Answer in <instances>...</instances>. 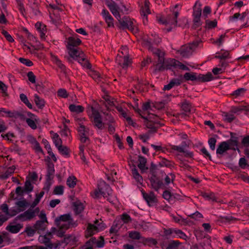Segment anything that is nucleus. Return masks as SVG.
Listing matches in <instances>:
<instances>
[{
    "label": "nucleus",
    "mask_w": 249,
    "mask_h": 249,
    "mask_svg": "<svg viewBox=\"0 0 249 249\" xmlns=\"http://www.w3.org/2000/svg\"><path fill=\"white\" fill-rule=\"evenodd\" d=\"M144 45L158 57V60L157 63L153 66V72L157 73L163 71L164 70H171L172 68H178L182 70L190 71L188 67L176 59L168 58L165 60L164 52L159 49L154 48L152 46L150 41H144Z\"/></svg>",
    "instance_id": "nucleus-1"
},
{
    "label": "nucleus",
    "mask_w": 249,
    "mask_h": 249,
    "mask_svg": "<svg viewBox=\"0 0 249 249\" xmlns=\"http://www.w3.org/2000/svg\"><path fill=\"white\" fill-rule=\"evenodd\" d=\"M68 51L69 56H65V58L69 62H72V60H77L79 63L88 69L91 68V65L86 59L85 54L79 48L71 49Z\"/></svg>",
    "instance_id": "nucleus-2"
},
{
    "label": "nucleus",
    "mask_w": 249,
    "mask_h": 249,
    "mask_svg": "<svg viewBox=\"0 0 249 249\" xmlns=\"http://www.w3.org/2000/svg\"><path fill=\"white\" fill-rule=\"evenodd\" d=\"M55 224L59 229L67 230L77 226L76 221L73 220L70 213L64 214L57 217L54 220Z\"/></svg>",
    "instance_id": "nucleus-3"
},
{
    "label": "nucleus",
    "mask_w": 249,
    "mask_h": 249,
    "mask_svg": "<svg viewBox=\"0 0 249 249\" xmlns=\"http://www.w3.org/2000/svg\"><path fill=\"white\" fill-rule=\"evenodd\" d=\"M89 112H91L89 116L94 126L99 129H103L104 128V124L102 121V117L99 111L93 107H91Z\"/></svg>",
    "instance_id": "nucleus-4"
},
{
    "label": "nucleus",
    "mask_w": 249,
    "mask_h": 249,
    "mask_svg": "<svg viewBox=\"0 0 249 249\" xmlns=\"http://www.w3.org/2000/svg\"><path fill=\"white\" fill-rule=\"evenodd\" d=\"M201 5L197 1L196 2L193 7V28L196 29L202 25L200 20L201 16Z\"/></svg>",
    "instance_id": "nucleus-5"
},
{
    "label": "nucleus",
    "mask_w": 249,
    "mask_h": 249,
    "mask_svg": "<svg viewBox=\"0 0 249 249\" xmlns=\"http://www.w3.org/2000/svg\"><path fill=\"white\" fill-rule=\"evenodd\" d=\"M122 49V51L121 52V53L123 55L118 54L116 58V61L121 67L125 69L127 68L131 63V60L129 59L128 56L127 54L128 50L127 48L126 47H123Z\"/></svg>",
    "instance_id": "nucleus-6"
},
{
    "label": "nucleus",
    "mask_w": 249,
    "mask_h": 249,
    "mask_svg": "<svg viewBox=\"0 0 249 249\" xmlns=\"http://www.w3.org/2000/svg\"><path fill=\"white\" fill-rule=\"evenodd\" d=\"M198 45V43L197 42L185 44L182 46L180 49L178 51V52L182 57H188L192 53Z\"/></svg>",
    "instance_id": "nucleus-7"
},
{
    "label": "nucleus",
    "mask_w": 249,
    "mask_h": 249,
    "mask_svg": "<svg viewBox=\"0 0 249 249\" xmlns=\"http://www.w3.org/2000/svg\"><path fill=\"white\" fill-rule=\"evenodd\" d=\"M39 212V208H36L35 209H29L23 213L18 215L17 218L22 221L30 220L34 218Z\"/></svg>",
    "instance_id": "nucleus-8"
},
{
    "label": "nucleus",
    "mask_w": 249,
    "mask_h": 249,
    "mask_svg": "<svg viewBox=\"0 0 249 249\" xmlns=\"http://www.w3.org/2000/svg\"><path fill=\"white\" fill-rule=\"evenodd\" d=\"M119 21L120 26L123 29H128L133 33L137 32V29L135 27L133 20L128 17L124 16L122 18L120 17V19H117Z\"/></svg>",
    "instance_id": "nucleus-9"
},
{
    "label": "nucleus",
    "mask_w": 249,
    "mask_h": 249,
    "mask_svg": "<svg viewBox=\"0 0 249 249\" xmlns=\"http://www.w3.org/2000/svg\"><path fill=\"white\" fill-rule=\"evenodd\" d=\"M178 14V11L174 12L172 14L168 15L165 19L161 18L159 19V22L163 24L170 25L175 27L177 25V19Z\"/></svg>",
    "instance_id": "nucleus-10"
},
{
    "label": "nucleus",
    "mask_w": 249,
    "mask_h": 249,
    "mask_svg": "<svg viewBox=\"0 0 249 249\" xmlns=\"http://www.w3.org/2000/svg\"><path fill=\"white\" fill-rule=\"evenodd\" d=\"M98 191L99 192H96V196H99V195H101L104 197H107L112 193L110 186L104 181L98 184Z\"/></svg>",
    "instance_id": "nucleus-11"
},
{
    "label": "nucleus",
    "mask_w": 249,
    "mask_h": 249,
    "mask_svg": "<svg viewBox=\"0 0 249 249\" xmlns=\"http://www.w3.org/2000/svg\"><path fill=\"white\" fill-rule=\"evenodd\" d=\"M154 166L155 167V165L153 164L151 165L150 171L152 173V176L150 178V182L152 188L156 191H158L163 186V183L162 181L156 176L153 167Z\"/></svg>",
    "instance_id": "nucleus-12"
},
{
    "label": "nucleus",
    "mask_w": 249,
    "mask_h": 249,
    "mask_svg": "<svg viewBox=\"0 0 249 249\" xmlns=\"http://www.w3.org/2000/svg\"><path fill=\"white\" fill-rule=\"evenodd\" d=\"M106 4L114 17L117 19H120L121 15L119 12V7L117 4L111 0L107 1Z\"/></svg>",
    "instance_id": "nucleus-13"
},
{
    "label": "nucleus",
    "mask_w": 249,
    "mask_h": 249,
    "mask_svg": "<svg viewBox=\"0 0 249 249\" xmlns=\"http://www.w3.org/2000/svg\"><path fill=\"white\" fill-rule=\"evenodd\" d=\"M80 136V140L81 142L86 143L89 141V139L87 137L89 133V130L87 129L84 125H81L77 129Z\"/></svg>",
    "instance_id": "nucleus-14"
},
{
    "label": "nucleus",
    "mask_w": 249,
    "mask_h": 249,
    "mask_svg": "<svg viewBox=\"0 0 249 249\" xmlns=\"http://www.w3.org/2000/svg\"><path fill=\"white\" fill-rule=\"evenodd\" d=\"M81 43L79 38H75L74 37H69L68 39V45L67 46L68 50L78 48L77 46Z\"/></svg>",
    "instance_id": "nucleus-15"
},
{
    "label": "nucleus",
    "mask_w": 249,
    "mask_h": 249,
    "mask_svg": "<svg viewBox=\"0 0 249 249\" xmlns=\"http://www.w3.org/2000/svg\"><path fill=\"white\" fill-rule=\"evenodd\" d=\"M102 15L105 19L108 27H113V18L109 14V12L106 9H103L102 12Z\"/></svg>",
    "instance_id": "nucleus-16"
},
{
    "label": "nucleus",
    "mask_w": 249,
    "mask_h": 249,
    "mask_svg": "<svg viewBox=\"0 0 249 249\" xmlns=\"http://www.w3.org/2000/svg\"><path fill=\"white\" fill-rule=\"evenodd\" d=\"M230 149V147L229 142H222L218 145L216 149V154L222 155Z\"/></svg>",
    "instance_id": "nucleus-17"
},
{
    "label": "nucleus",
    "mask_w": 249,
    "mask_h": 249,
    "mask_svg": "<svg viewBox=\"0 0 249 249\" xmlns=\"http://www.w3.org/2000/svg\"><path fill=\"white\" fill-rule=\"evenodd\" d=\"M142 195L143 198L149 206L153 205V204L156 202L157 199L153 192H150L149 194L143 193Z\"/></svg>",
    "instance_id": "nucleus-18"
},
{
    "label": "nucleus",
    "mask_w": 249,
    "mask_h": 249,
    "mask_svg": "<svg viewBox=\"0 0 249 249\" xmlns=\"http://www.w3.org/2000/svg\"><path fill=\"white\" fill-rule=\"evenodd\" d=\"M54 164L51 162H49L47 167V180L50 181L52 180L54 178Z\"/></svg>",
    "instance_id": "nucleus-19"
},
{
    "label": "nucleus",
    "mask_w": 249,
    "mask_h": 249,
    "mask_svg": "<svg viewBox=\"0 0 249 249\" xmlns=\"http://www.w3.org/2000/svg\"><path fill=\"white\" fill-rule=\"evenodd\" d=\"M128 236L133 240H140V242H143L146 238L142 236L140 233L137 231H131L128 232Z\"/></svg>",
    "instance_id": "nucleus-20"
},
{
    "label": "nucleus",
    "mask_w": 249,
    "mask_h": 249,
    "mask_svg": "<svg viewBox=\"0 0 249 249\" xmlns=\"http://www.w3.org/2000/svg\"><path fill=\"white\" fill-rule=\"evenodd\" d=\"M213 76L211 72H208L206 74H199L197 76V82H206L213 79Z\"/></svg>",
    "instance_id": "nucleus-21"
},
{
    "label": "nucleus",
    "mask_w": 249,
    "mask_h": 249,
    "mask_svg": "<svg viewBox=\"0 0 249 249\" xmlns=\"http://www.w3.org/2000/svg\"><path fill=\"white\" fill-rule=\"evenodd\" d=\"M38 240L41 243L44 244L47 247L53 248V244L51 242V239L49 238V237L46 236L45 235H40Z\"/></svg>",
    "instance_id": "nucleus-22"
},
{
    "label": "nucleus",
    "mask_w": 249,
    "mask_h": 249,
    "mask_svg": "<svg viewBox=\"0 0 249 249\" xmlns=\"http://www.w3.org/2000/svg\"><path fill=\"white\" fill-rule=\"evenodd\" d=\"M122 225L121 221L119 220H115L113 224L110 229V232L111 233H116L118 232V230L120 229Z\"/></svg>",
    "instance_id": "nucleus-23"
},
{
    "label": "nucleus",
    "mask_w": 249,
    "mask_h": 249,
    "mask_svg": "<svg viewBox=\"0 0 249 249\" xmlns=\"http://www.w3.org/2000/svg\"><path fill=\"white\" fill-rule=\"evenodd\" d=\"M15 169V166L13 165L9 167L4 173L0 175V178L2 179L8 178L14 172Z\"/></svg>",
    "instance_id": "nucleus-24"
},
{
    "label": "nucleus",
    "mask_w": 249,
    "mask_h": 249,
    "mask_svg": "<svg viewBox=\"0 0 249 249\" xmlns=\"http://www.w3.org/2000/svg\"><path fill=\"white\" fill-rule=\"evenodd\" d=\"M22 226L20 224L15 225H8L6 228V230L13 233H16L19 231Z\"/></svg>",
    "instance_id": "nucleus-25"
},
{
    "label": "nucleus",
    "mask_w": 249,
    "mask_h": 249,
    "mask_svg": "<svg viewBox=\"0 0 249 249\" xmlns=\"http://www.w3.org/2000/svg\"><path fill=\"white\" fill-rule=\"evenodd\" d=\"M138 160L139 161V163L138 165V166L139 168V169L141 170V172H143L145 170L148 169V168L145 167L146 159L141 156H139Z\"/></svg>",
    "instance_id": "nucleus-26"
},
{
    "label": "nucleus",
    "mask_w": 249,
    "mask_h": 249,
    "mask_svg": "<svg viewBox=\"0 0 249 249\" xmlns=\"http://www.w3.org/2000/svg\"><path fill=\"white\" fill-rule=\"evenodd\" d=\"M74 211L76 214H80L84 210L83 204L79 202L76 201L73 203Z\"/></svg>",
    "instance_id": "nucleus-27"
},
{
    "label": "nucleus",
    "mask_w": 249,
    "mask_h": 249,
    "mask_svg": "<svg viewBox=\"0 0 249 249\" xmlns=\"http://www.w3.org/2000/svg\"><path fill=\"white\" fill-rule=\"evenodd\" d=\"M181 108L182 110L186 112V113H182L179 114V115L182 117L187 116L186 113L191 111V105L189 103L185 102L182 104Z\"/></svg>",
    "instance_id": "nucleus-28"
},
{
    "label": "nucleus",
    "mask_w": 249,
    "mask_h": 249,
    "mask_svg": "<svg viewBox=\"0 0 249 249\" xmlns=\"http://www.w3.org/2000/svg\"><path fill=\"white\" fill-rule=\"evenodd\" d=\"M136 111L139 113V114L140 115V116H141V117L142 118H143V119H144L145 121H152L153 122H155V123H156V118H158V116L154 114H150L149 113L148 114V116L147 117H144L143 116H142L141 113L140 112H141V110L139 109H138L137 110H136Z\"/></svg>",
    "instance_id": "nucleus-29"
},
{
    "label": "nucleus",
    "mask_w": 249,
    "mask_h": 249,
    "mask_svg": "<svg viewBox=\"0 0 249 249\" xmlns=\"http://www.w3.org/2000/svg\"><path fill=\"white\" fill-rule=\"evenodd\" d=\"M215 58L220 59V60H225L230 58V52L228 51H225L223 53L217 52L216 55L214 56Z\"/></svg>",
    "instance_id": "nucleus-30"
},
{
    "label": "nucleus",
    "mask_w": 249,
    "mask_h": 249,
    "mask_svg": "<svg viewBox=\"0 0 249 249\" xmlns=\"http://www.w3.org/2000/svg\"><path fill=\"white\" fill-rule=\"evenodd\" d=\"M69 109L71 112L79 113L84 111V108L82 106L71 104L70 105Z\"/></svg>",
    "instance_id": "nucleus-31"
},
{
    "label": "nucleus",
    "mask_w": 249,
    "mask_h": 249,
    "mask_svg": "<svg viewBox=\"0 0 249 249\" xmlns=\"http://www.w3.org/2000/svg\"><path fill=\"white\" fill-rule=\"evenodd\" d=\"M198 74L195 72H186L184 75V78L186 80L196 81H197Z\"/></svg>",
    "instance_id": "nucleus-32"
},
{
    "label": "nucleus",
    "mask_w": 249,
    "mask_h": 249,
    "mask_svg": "<svg viewBox=\"0 0 249 249\" xmlns=\"http://www.w3.org/2000/svg\"><path fill=\"white\" fill-rule=\"evenodd\" d=\"M16 205L19 208L18 211L19 212L23 211L25 210V208L29 205V204L25 199H23L17 202Z\"/></svg>",
    "instance_id": "nucleus-33"
},
{
    "label": "nucleus",
    "mask_w": 249,
    "mask_h": 249,
    "mask_svg": "<svg viewBox=\"0 0 249 249\" xmlns=\"http://www.w3.org/2000/svg\"><path fill=\"white\" fill-rule=\"evenodd\" d=\"M77 178L73 176H70L67 179V185L71 188H73L76 184Z\"/></svg>",
    "instance_id": "nucleus-34"
},
{
    "label": "nucleus",
    "mask_w": 249,
    "mask_h": 249,
    "mask_svg": "<svg viewBox=\"0 0 249 249\" xmlns=\"http://www.w3.org/2000/svg\"><path fill=\"white\" fill-rule=\"evenodd\" d=\"M34 101L39 108L42 109L43 108L45 105V101L43 99L40 98L38 95L35 94Z\"/></svg>",
    "instance_id": "nucleus-35"
},
{
    "label": "nucleus",
    "mask_w": 249,
    "mask_h": 249,
    "mask_svg": "<svg viewBox=\"0 0 249 249\" xmlns=\"http://www.w3.org/2000/svg\"><path fill=\"white\" fill-rule=\"evenodd\" d=\"M45 223H46L45 221L38 220L35 224L34 228L36 230L44 231L46 227Z\"/></svg>",
    "instance_id": "nucleus-36"
},
{
    "label": "nucleus",
    "mask_w": 249,
    "mask_h": 249,
    "mask_svg": "<svg viewBox=\"0 0 249 249\" xmlns=\"http://www.w3.org/2000/svg\"><path fill=\"white\" fill-rule=\"evenodd\" d=\"M181 243L178 241H171L167 246H162L163 249H176V247H178Z\"/></svg>",
    "instance_id": "nucleus-37"
},
{
    "label": "nucleus",
    "mask_w": 249,
    "mask_h": 249,
    "mask_svg": "<svg viewBox=\"0 0 249 249\" xmlns=\"http://www.w3.org/2000/svg\"><path fill=\"white\" fill-rule=\"evenodd\" d=\"M155 123V122L152 121H145V125L148 128L150 129V130L148 131V133H155L157 131V127L154 125Z\"/></svg>",
    "instance_id": "nucleus-38"
},
{
    "label": "nucleus",
    "mask_w": 249,
    "mask_h": 249,
    "mask_svg": "<svg viewBox=\"0 0 249 249\" xmlns=\"http://www.w3.org/2000/svg\"><path fill=\"white\" fill-rule=\"evenodd\" d=\"M97 229V227L94 225L89 224L86 231V236L87 237L91 236L94 234V231Z\"/></svg>",
    "instance_id": "nucleus-39"
},
{
    "label": "nucleus",
    "mask_w": 249,
    "mask_h": 249,
    "mask_svg": "<svg viewBox=\"0 0 249 249\" xmlns=\"http://www.w3.org/2000/svg\"><path fill=\"white\" fill-rule=\"evenodd\" d=\"M223 116L224 117V121L227 123H231L235 118V116L233 114H230L227 112H223Z\"/></svg>",
    "instance_id": "nucleus-40"
},
{
    "label": "nucleus",
    "mask_w": 249,
    "mask_h": 249,
    "mask_svg": "<svg viewBox=\"0 0 249 249\" xmlns=\"http://www.w3.org/2000/svg\"><path fill=\"white\" fill-rule=\"evenodd\" d=\"M26 122L28 125L33 129H36L37 128L36 123L38 122V120L35 119V120L32 119L27 118L26 120Z\"/></svg>",
    "instance_id": "nucleus-41"
},
{
    "label": "nucleus",
    "mask_w": 249,
    "mask_h": 249,
    "mask_svg": "<svg viewBox=\"0 0 249 249\" xmlns=\"http://www.w3.org/2000/svg\"><path fill=\"white\" fill-rule=\"evenodd\" d=\"M58 150L62 155L66 156H69L70 155V149L66 146H60V147H58Z\"/></svg>",
    "instance_id": "nucleus-42"
},
{
    "label": "nucleus",
    "mask_w": 249,
    "mask_h": 249,
    "mask_svg": "<svg viewBox=\"0 0 249 249\" xmlns=\"http://www.w3.org/2000/svg\"><path fill=\"white\" fill-rule=\"evenodd\" d=\"M132 173L134 178L138 182H141L142 181V177L138 173V171L136 168L135 166H134V168L132 170Z\"/></svg>",
    "instance_id": "nucleus-43"
},
{
    "label": "nucleus",
    "mask_w": 249,
    "mask_h": 249,
    "mask_svg": "<svg viewBox=\"0 0 249 249\" xmlns=\"http://www.w3.org/2000/svg\"><path fill=\"white\" fill-rule=\"evenodd\" d=\"M20 99L29 108H32V105L29 102L26 95L23 93L20 94Z\"/></svg>",
    "instance_id": "nucleus-44"
},
{
    "label": "nucleus",
    "mask_w": 249,
    "mask_h": 249,
    "mask_svg": "<svg viewBox=\"0 0 249 249\" xmlns=\"http://www.w3.org/2000/svg\"><path fill=\"white\" fill-rule=\"evenodd\" d=\"M33 186L30 180H26L25 182L24 191L25 192L29 193L33 191Z\"/></svg>",
    "instance_id": "nucleus-45"
},
{
    "label": "nucleus",
    "mask_w": 249,
    "mask_h": 249,
    "mask_svg": "<svg viewBox=\"0 0 249 249\" xmlns=\"http://www.w3.org/2000/svg\"><path fill=\"white\" fill-rule=\"evenodd\" d=\"M0 209L5 213L4 214L7 215L8 216L12 217L16 214V213L14 214H10V213L9 212L8 205L6 204H3L0 206Z\"/></svg>",
    "instance_id": "nucleus-46"
},
{
    "label": "nucleus",
    "mask_w": 249,
    "mask_h": 249,
    "mask_svg": "<svg viewBox=\"0 0 249 249\" xmlns=\"http://www.w3.org/2000/svg\"><path fill=\"white\" fill-rule=\"evenodd\" d=\"M54 61L56 65L63 72L65 71L66 67L64 64H63L61 61L57 57H54Z\"/></svg>",
    "instance_id": "nucleus-47"
},
{
    "label": "nucleus",
    "mask_w": 249,
    "mask_h": 249,
    "mask_svg": "<svg viewBox=\"0 0 249 249\" xmlns=\"http://www.w3.org/2000/svg\"><path fill=\"white\" fill-rule=\"evenodd\" d=\"M119 220L123 221L124 223H128L131 222L132 219L128 214L123 213L121 215V219Z\"/></svg>",
    "instance_id": "nucleus-48"
},
{
    "label": "nucleus",
    "mask_w": 249,
    "mask_h": 249,
    "mask_svg": "<svg viewBox=\"0 0 249 249\" xmlns=\"http://www.w3.org/2000/svg\"><path fill=\"white\" fill-rule=\"evenodd\" d=\"M159 165L161 167L165 166L167 167H170L172 165V162L165 158L161 159V161L159 162Z\"/></svg>",
    "instance_id": "nucleus-49"
},
{
    "label": "nucleus",
    "mask_w": 249,
    "mask_h": 249,
    "mask_svg": "<svg viewBox=\"0 0 249 249\" xmlns=\"http://www.w3.org/2000/svg\"><path fill=\"white\" fill-rule=\"evenodd\" d=\"M246 91V89L244 88H239L237 90H235L231 95L235 96V97L242 95Z\"/></svg>",
    "instance_id": "nucleus-50"
},
{
    "label": "nucleus",
    "mask_w": 249,
    "mask_h": 249,
    "mask_svg": "<svg viewBox=\"0 0 249 249\" xmlns=\"http://www.w3.org/2000/svg\"><path fill=\"white\" fill-rule=\"evenodd\" d=\"M217 25V21L216 20L210 21L209 20H206V27L208 29H212L214 28Z\"/></svg>",
    "instance_id": "nucleus-51"
},
{
    "label": "nucleus",
    "mask_w": 249,
    "mask_h": 249,
    "mask_svg": "<svg viewBox=\"0 0 249 249\" xmlns=\"http://www.w3.org/2000/svg\"><path fill=\"white\" fill-rule=\"evenodd\" d=\"M202 196L207 199V200H212V201H216V198L214 196V195L213 193L207 194V193H202Z\"/></svg>",
    "instance_id": "nucleus-52"
},
{
    "label": "nucleus",
    "mask_w": 249,
    "mask_h": 249,
    "mask_svg": "<svg viewBox=\"0 0 249 249\" xmlns=\"http://www.w3.org/2000/svg\"><path fill=\"white\" fill-rule=\"evenodd\" d=\"M231 139L229 140V143L231 144V145L233 146H237L238 145V138L236 137L233 136V133H231Z\"/></svg>",
    "instance_id": "nucleus-53"
},
{
    "label": "nucleus",
    "mask_w": 249,
    "mask_h": 249,
    "mask_svg": "<svg viewBox=\"0 0 249 249\" xmlns=\"http://www.w3.org/2000/svg\"><path fill=\"white\" fill-rule=\"evenodd\" d=\"M174 233L178 236L179 238L186 240L187 236L180 230H174Z\"/></svg>",
    "instance_id": "nucleus-54"
},
{
    "label": "nucleus",
    "mask_w": 249,
    "mask_h": 249,
    "mask_svg": "<svg viewBox=\"0 0 249 249\" xmlns=\"http://www.w3.org/2000/svg\"><path fill=\"white\" fill-rule=\"evenodd\" d=\"M64 187L63 186L59 185L56 186L53 190V193L55 195H61L63 194Z\"/></svg>",
    "instance_id": "nucleus-55"
},
{
    "label": "nucleus",
    "mask_w": 249,
    "mask_h": 249,
    "mask_svg": "<svg viewBox=\"0 0 249 249\" xmlns=\"http://www.w3.org/2000/svg\"><path fill=\"white\" fill-rule=\"evenodd\" d=\"M10 217L11 216L3 214L0 212V226H2Z\"/></svg>",
    "instance_id": "nucleus-56"
},
{
    "label": "nucleus",
    "mask_w": 249,
    "mask_h": 249,
    "mask_svg": "<svg viewBox=\"0 0 249 249\" xmlns=\"http://www.w3.org/2000/svg\"><path fill=\"white\" fill-rule=\"evenodd\" d=\"M216 142V139L214 138H211L208 140V143L210 145V148L212 150H214L215 147Z\"/></svg>",
    "instance_id": "nucleus-57"
},
{
    "label": "nucleus",
    "mask_w": 249,
    "mask_h": 249,
    "mask_svg": "<svg viewBox=\"0 0 249 249\" xmlns=\"http://www.w3.org/2000/svg\"><path fill=\"white\" fill-rule=\"evenodd\" d=\"M19 61L22 64H25L27 66L30 67L33 65V63L28 59L24 58H19Z\"/></svg>",
    "instance_id": "nucleus-58"
},
{
    "label": "nucleus",
    "mask_w": 249,
    "mask_h": 249,
    "mask_svg": "<svg viewBox=\"0 0 249 249\" xmlns=\"http://www.w3.org/2000/svg\"><path fill=\"white\" fill-rule=\"evenodd\" d=\"M58 96L62 98H67L68 96V94L66 89H60L57 91Z\"/></svg>",
    "instance_id": "nucleus-59"
},
{
    "label": "nucleus",
    "mask_w": 249,
    "mask_h": 249,
    "mask_svg": "<svg viewBox=\"0 0 249 249\" xmlns=\"http://www.w3.org/2000/svg\"><path fill=\"white\" fill-rule=\"evenodd\" d=\"M150 14L149 7H148V10H146L145 7H142L141 9V15L143 16V18H145L146 21H147V15Z\"/></svg>",
    "instance_id": "nucleus-60"
},
{
    "label": "nucleus",
    "mask_w": 249,
    "mask_h": 249,
    "mask_svg": "<svg viewBox=\"0 0 249 249\" xmlns=\"http://www.w3.org/2000/svg\"><path fill=\"white\" fill-rule=\"evenodd\" d=\"M122 116L123 117H124V118H125L126 121L127 122L128 124H130V125H132L133 126H134V123H133L132 120L131 119V118L128 116L126 113L124 111H123V112H122L121 113Z\"/></svg>",
    "instance_id": "nucleus-61"
},
{
    "label": "nucleus",
    "mask_w": 249,
    "mask_h": 249,
    "mask_svg": "<svg viewBox=\"0 0 249 249\" xmlns=\"http://www.w3.org/2000/svg\"><path fill=\"white\" fill-rule=\"evenodd\" d=\"M70 133L71 131L70 129L67 125H64V129L61 132V135L62 136L68 137L69 135H70Z\"/></svg>",
    "instance_id": "nucleus-62"
},
{
    "label": "nucleus",
    "mask_w": 249,
    "mask_h": 249,
    "mask_svg": "<svg viewBox=\"0 0 249 249\" xmlns=\"http://www.w3.org/2000/svg\"><path fill=\"white\" fill-rule=\"evenodd\" d=\"M2 34L9 42H13L14 41V39L13 38L12 36L6 31L3 30L2 31Z\"/></svg>",
    "instance_id": "nucleus-63"
},
{
    "label": "nucleus",
    "mask_w": 249,
    "mask_h": 249,
    "mask_svg": "<svg viewBox=\"0 0 249 249\" xmlns=\"http://www.w3.org/2000/svg\"><path fill=\"white\" fill-rule=\"evenodd\" d=\"M170 84L173 87L178 86L181 84V81L178 78H174L170 81Z\"/></svg>",
    "instance_id": "nucleus-64"
}]
</instances>
